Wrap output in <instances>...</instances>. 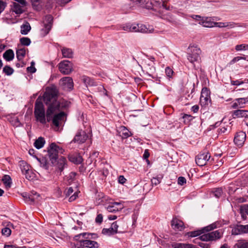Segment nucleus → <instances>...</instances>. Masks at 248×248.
<instances>
[{"instance_id":"obj_1","label":"nucleus","mask_w":248,"mask_h":248,"mask_svg":"<svg viewBox=\"0 0 248 248\" xmlns=\"http://www.w3.org/2000/svg\"><path fill=\"white\" fill-rule=\"evenodd\" d=\"M44 98L45 103L48 105L46 112L47 122H49L52 120L55 130H58L65 121V113L61 112L55 114L53 119L52 116L55 113L65 107V105L63 104V102H60L57 100V93L55 90H47L44 93Z\"/></svg>"},{"instance_id":"obj_2","label":"nucleus","mask_w":248,"mask_h":248,"mask_svg":"<svg viewBox=\"0 0 248 248\" xmlns=\"http://www.w3.org/2000/svg\"><path fill=\"white\" fill-rule=\"evenodd\" d=\"M64 149L57 145L55 143H51L48 149V155L50 161L53 165H57L59 170L62 171L66 164V160L63 156L58 158L59 154H62Z\"/></svg>"},{"instance_id":"obj_3","label":"nucleus","mask_w":248,"mask_h":248,"mask_svg":"<svg viewBox=\"0 0 248 248\" xmlns=\"http://www.w3.org/2000/svg\"><path fill=\"white\" fill-rule=\"evenodd\" d=\"M123 30L130 32H139L141 33H152L154 29L152 27L147 28L142 24L128 23L123 26Z\"/></svg>"},{"instance_id":"obj_4","label":"nucleus","mask_w":248,"mask_h":248,"mask_svg":"<svg viewBox=\"0 0 248 248\" xmlns=\"http://www.w3.org/2000/svg\"><path fill=\"white\" fill-rule=\"evenodd\" d=\"M34 115L36 120L42 124H45L46 123L47 120L45 115V109L43 104L36 101L34 108Z\"/></svg>"},{"instance_id":"obj_5","label":"nucleus","mask_w":248,"mask_h":248,"mask_svg":"<svg viewBox=\"0 0 248 248\" xmlns=\"http://www.w3.org/2000/svg\"><path fill=\"white\" fill-rule=\"evenodd\" d=\"M223 233L219 230H217L211 232L203 234L199 237L200 240L203 241H216L221 238Z\"/></svg>"},{"instance_id":"obj_6","label":"nucleus","mask_w":248,"mask_h":248,"mask_svg":"<svg viewBox=\"0 0 248 248\" xmlns=\"http://www.w3.org/2000/svg\"><path fill=\"white\" fill-rule=\"evenodd\" d=\"M190 49V52L187 54V60L194 64L195 62H199L200 60L201 50L197 46H191Z\"/></svg>"},{"instance_id":"obj_7","label":"nucleus","mask_w":248,"mask_h":248,"mask_svg":"<svg viewBox=\"0 0 248 248\" xmlns=\"http://www.w3.org/2000/svg\"><path fill=\"white\" fill-rule=\"evenodd\" d=\"M53 17L51 15H47L44 20V27L41 30V34L44 36L47 34L51 29Z\"/></svg>"},{"instance_id":"obj_8","label":"nucleus","mask_w":248,"mask_h":248,"mask_svg":"<svg viewBox=\"0 0 248 248\" xmlns=\"http://www.w3.org/2000/svg\"><path fill=\"white\" fill-rule=\"evenodd\" d=\"M219 223L217 222H214L206 227H204L202 230L189 232L188 233L189 236L190 237H196L205 232H209L217 228V225Z\"/></svg>"},{"instance_id":"obj_9","label":"nucleus","mask_w":248,"mask_h":248,"mask_svg":"<svg viewBox=\"0 0 248 248\" xmlns=\"http://www.w3.org/2000/svg\"><path fill=\"white\" fill-rule=\"evenodd\" d=\"M60 72L64 75H69L73 71V64L68 61H63L58 65Z\"/></svg>"},{"instance_id":"obj_10","label":"nucleus","mask_w":248,"mask_h":248,"mask_svg":"<svg viewBox=\"0 0 248 248\" xmlns=\"http://www.w3.org/2000/svg\"><path fill=\"white\" fill-rule=\"evenodd\" d=\"M89 136L85 131L82 130H79L77 132L74 138L71 142L82 144L87 140Z\"/></svg>"},{"instance_id":"obj_11","label":"nucleus","mask_w":248,"mask_h":248,"mask_svg":"<svg viewBox=\"0 0 248 248\" xmlns=\"http://www.w3.org/2000/svg\"><path fill=\"white\" fill-rule=\"evenodd\" d=\"M60 85L64 90L70 91L74 86L73 79L70 77L62 78L60 80Z\"/></svg>"},{"instance_id":"obj_12","label":"nucleus","mask_w":248,"mask_h":248,"mask_svg":"<svg viewBox=\"0 0 248 248\" xmlns=\"http://www.w3.org/2000/svg\"><path fill=\"white\" fill-rule=\"evenodd\" d=\"M210 91L207 88H203L201 92L200 103L202 106H205L210 102Z\"/></svg>"},{"instance_id":"obj_13","label":"nucleus","mask_w":248,"mask_h":248,"mask_svg":"<svg viewBox=\"0 0 248 248\" xmlns=\"http://www.w3.org/2000/svg\"><path fill=\"white\" fill-rule=\"evenodd\" d=\"M210 158V155L208 153L200 154L196 157V163L198 166H204Z\"/></svg>"},{"instance_id":"obj_14","label":"nucleus","mask_w":248,"mask_h":248,"mask_svg":"<svg viewBox=\"0 0 248 248\" xmlns=\"http://www.w3.org/2000/svg\"><path fill=\"white\" fill-rule=\"evenodd\" d=\"M248 232V225H238L232 228V234L236 235Z\"/></svg>"},{"instance_id":"obj_15","label":"nucleus","mask_w":248,"mask_h":248,"mask_svg":"<svg viewBox=\"0 0 248 248\" xmlns=\"http://www.w3.org/2000/svg\"><path fill=\"white\" fill-rule=\"evenodd\" d=\"M124 206L121 202H114L106 207L109 212L114 213L122 210Z\"/></svg>"},{"instance_id":"obj_16","label":"nucleus","mask_w":248,"mask_h":248,"mask_svg":"<svg viewBox=\"0 0 248 248\" xmlns=\"http://www.w3.org/2000/svg\"><path fill=\"white\" fill-rule=\"evenodd\" d=\"M246 138L245 133L242 131L238 132L234 137V142L237 145L242 146L246 140Z\"/></svg>"},{"instance_id":"obj_17","label":"nucleus","mask_w":248,"mask_h":248,"mask_svg":"<svg viewBox=\"0 0 248 248\" xmlns=\"http://www.w3.org/2000/svg\"><path fill=\"white\" fill-rule=\"evenodd\" d=\"M79 242L83 247L87 248H98L99 247L98 243L95 241L81 240H79Z\"/></svg>"},{"instance_id":"obj_18","label":"nucleus","mask_w":248,"mask_h":248,"mask_svg":"<svg viewBox=\"0 0 248 248\" xmlns=\"http://www.w3.org/2000/svg\"><path fill=\"white\" fill-rule=\"evenodd\" d=\"M49 0H31L32 5L34 9L39 11L46 3H48Z\"/></svg>"},{"instance_id":"obj_19","label":"nucleus","mask_w":248,"mask_h":248,"mask_svg":"<svg viewBox=\"0 0 248 248\" xmlns=\"http://www.w3.org/2000/svg\"><path fill=\"white\" fill-rule=\"evenodd\" d=\"M171 225L174 230L181 231L184 228V223L176 218H173Z\"/></svg>"},{"instance_id":"obj_20","label":"nucleus","mask_w":248,"mask_h":248,"mask_svg":"<svg viewBox=\"0 0 248 248\" xmlns=\"http://www.w3.org/2000/svg\"><path fill=\"white\" fill-rule=\"evenodd\" d=\"M233 118H247L248 116V111L243 109H237L232 113Z\"/></svg>"},{"instance_id":"obj_21","label":"nucleus","mask_w":248,"mask_h":248,"mask_svg":"<svg viewBox=\"0 0 248 248\" xmlns=\"http://www.w3.org/2000/svg\"><path fill=\"white\" fill-rule=\"evenodd\" d=\"M118 132L120 136L123 139H126L130 136L129 131L124 126L119 127Z\"/></svg>"},{"instance_id":"obj_22","label":"nucleus","mask_w":248,"mask_h":248,"mask_svg":"<svg viewBox=\"0 0 248 248\" xmlns=\"http://www.w3.org/2000/svg\"><path fill=\"white\" fill-rule=\"evenodd\" d=\"M203 27L206 28H211L215 26V22L212 21L211 19L206 17L205 19H202V21L199 23Z\"/></svg>"},{"instance_id":"obj_23","label":"nucleus","mask_w":248,"mask_h":248,"mask_svg":"<svg viewBox=\"0 0 248 248\" xmlns=\"http://www.w3.org/2000/svg\"><path fill=\"white\" fill-rule=\"evenodd\" d=\"M69 159L70 161L75 164H79L82 163L83 161L82 157L79 155H72L69 156Z\"/></svg>"},{"instance_id":"obj_24","label":"nucleus","mask_w":248,"mask_h":248,"mask_svg":"<svg viewBox=\"0 0 248 248\" xmlns=\"http://www.w3.org/2000/svg\"><path fill=\"white\" fill-rule=\"evenodd\" d=\"M14 51L11 49L6 50L3 54V58L8 62L12 61L14 58Z\"/></svg>"},{"instance_id":"obj_25","label":"nucleus","mask_w":248,"mask_h":248,"mask_svg":"<svg viewBox=\"0 0 248 248\" xmlns=\"http://www.w3.org/2000/svg\"><path fill=\"white\" fill-rule=\"evenodd\" d=\"M172 247L173 248H196L192 244L177 243L172 244Z\"/></svg>"},{"instance_id":"obj_26","label":"nucleus","mask_w":248,"mask_h":248,"mask_svg":"<svg viewBox=\"0 0 248 248\" xmlns=\"http://www.w3.org/2000/svg\"><path fill=\"white\" fill-rule=\"evenodd\" d=\"M31 30V27L30 24L28 22H26L21 26L20 32L23 35H26Z\"/></svg>"},{"instance_id":"obj_27","label":"nucleus","mask_w":248,"mask_h":248,"mask_svg":"<svg viewBox=\"0 0 248 248\" xmlns=\"http://www.w3.org/2000/svg\"><path fill=\"white\" fill-rule=\"evenodd\" d=\"M2 181L4 184L6 188L9 189L11 187L12 184V179L9 175H4L2 177Z\"/></svg>"},{"instance_id":"obj_28","label":"nucleus","mask_w":248,"mask_h":248,"mask_svg":"<svg viewBox=\"0 0 248 248\" xmlns=\"http://www.w3.org/2000/svg\"><path fill=\"white\" fill-rule=\"evenodd\" d=\"M25 6L20 5L19 3H16V2H14L13 3V10L16 14H20L23 12L24 10L23 8Z\"/></svg>"},{"instance_id":"obj_29","label":"nucleus","mask_w":248,"mask_h":248,"mask_svg":"<svg viewBox=\"0 0 248 248\" xmlns=\"http://www.w3.org/2000/svg\"><path fill=\"white\" fill-rule=\"evenodd\" d=\"M82 80L83 82L86 84L87 87L93 86L96 85L93 80L88 77H87V76L82 77Z\"/></svg>"},{"instance_id":"obj_30","label":"nucleus","mask_w":248,"mask_h":248,"mask_svg":"<svg viewBox=\"0 0 248 248\" xmlns=\"http://www.w3.org/2000/svg\"><path fill=\"white\" fill-rule=\"evenodd\" d=\"M45 143V139L43 138L40 137L35 140L34 143V145L37 149H39L42 148L44 146Z\"/></svg>"},{"instance_id":"obj_31","label":"nucleus","mask_w":248,"mask_h":248,"mask_svg":"<svg viewBox=\"0 0 248 248\" xmlns=\"http://www.w3.org/2000/svg\"><path fill=\"white\" fill-rule=\"evenodd\" d=\"M19 165L23 174L30 170V166L25 161H20Z\"/></svg>"},{"instance_id":"obj_32","label":"nucleus","mask_w":248,"mask_h":248,"mask_svg":"<svg viewBox=\"0 0 248 248\" xmlns=\"http://www.w3.org/2000/svg\"><path fill=\"white\" fill-rule=\"evenodd\" d=\"M248 242L244 240H239L235 244L234 247L235 248H248Z\"/></svg>"},{"instance_id":"obj_33","label":"nucleus","mask_w":248,"mask_h":248,"mask_svg":"<svg viewBox=\"0 0 248 248\" xmlns=\"http://www.w3.org/2000/svg\"><path fill=\"white\" fill-rule=\"evenodd\" d=\"M62 55L65 58H72L73 56V51L70 48H63L62 49Z\"/></svg>"},{"instance_id":"obj_34","label":"nucleus","mask_w":248,"mask_h":248,"mask_svg":"<svg viewBox=\"0 0 248 248\" xmlns=\"http://www.w3.org/2000/svg\"><path fill=\"white\" fill-rule=\"evenodd\" d=\"M29 201L31 202H35L39 201L40 195L36 192L32 191L29 195Z\"/></svg>"},{"instance_id":"obj_35","label":"nucleus","mask_w":248,"mask_h":248,"mask_svg":"<svg viewBox=\"0 0 248 248\" xmlns=\"http://www.w3.org/2000/svg\"><path fill=\"white\" fill-rule=\"evenodd\" d=\"M26 50L25 48L18 49L16 51V57L18 61H21L25 57Z\"/></svg>"},{"instance_id":"obj_36","label":"nucleus","mask_w":248,"mask_h":248,"mask_svg":"<svg viewBox=\"0 0 248 248\" xmlns=\"http://www.w3.org/2000/svg\"><path fill=\"white\" fill-rule=\"evenodd\" d=\"M154 2L156 5L162 7L163 9L166 10H169V7H168L165 3V1L163 0H154Z\"/></svg>"},{"instance_id":"obj_37","label":"nucleus","mask_w":248,"mask_h":248,"mask_svg":"<svg viewBox=\"0 0 248 248\" xmlns=\"http://www.w3.org/2000/svg\"><path fill=\"white\" fill-rule=\"evenodd\" d=\"M38 160L40 162V165L42 167L46 170L48 169L49 164L45 157H42L41 158L38 159Z\"/></svg>"},{"instance_id":"obj_38","label":"nucleus","mask_w":248,"mask_h":248,"mask_svg":"<svg viewBox=\"0 0 248 248\" xmlns=\"http://www.w3.org/2000/svg\"><path fill=\"white\" fill-rule=\"evenodd\" d=\"M24 175L25 176L26 178L29 180H33L35 176V173L31 169L26 172Z\"/></svg>"},{"instance_id":"obj_39","label":"nucleus","mask_w":248,"mask_h":248,"mask_svg":"<svg viewBox=\"0 0 248 248\" xmlns=\"http://www.w3.org/2000/svg\"><path fill=\"white\" fill-rule=\"evenodd\" d=\"M235 49L237 51L248 50V44H243L237 45L235 46Z\"/></svg>"},{"instance_id":"obj_40","label":"nucleus","mask_w":248,"mask_h":248,"mask_svg":"<svg viewBox=\"0 0 248 248\" xmlns=\"http://www.w3.org/2000/svg\"><path fill=\"white\" fill-rule=\"evenodd\" d=\"M14 71V69L8 65L5 66L3 68V72L7 76L11 75Z\"/></svg>"},{"instance_id":"obj_41","label":"nucleus","mask_w":248,"mask_h":248,"mask_svg":"<svg viewBox=\"0 0 248 248\" xmlns=\"http://www.w3.org/2000/svg\"><path fill=\"white\" fill-rule=\"evenodd\" d=\"M193 118L192 116L186 114H184L182 117L183 122L185 124H188L193 120Z\"/></svg>"},{"instance_id":"obj_42","label":"nucleus","mask_w":248,"mask_h":248,"mask_svg":"<svg viewBox=\"0 0 248 248\" xmlns=\"http://www.w3.org/2000/svg\"><path fill=\"white\" fill-rule=\"evenodd\" d=\"M20 42L22 45L28 46L30 45L31 41L28 37H22L20 39Z\"/></svg>"},{"instance_id":"obj_43","label":"nucleus","mask_w":248,"mask_h":248,"mask_svg":"<svg viewBox=\"0 0 248 248\" xmlns=\"http://www.w3.org/2000/svg\"><path fill=\"white\" fill-rule=\"evenodd\" d=\"M89 233L83 232L76 235L74 237V239L75 240L78 241L79 242V240H80L79 238L81 236H82L83 238H85L86 239H88L89 238Z\"/></svg>"},{"instance_id":"obj_44","label":"nucleus","mask_w":248,"mask_h":248,"mask_svg":"<svg viewBox=\"0 0 248 248\" xmlns=\"http://www.w3.org/2000/svg\"><path fill=\"white\" fill-rule=\"evenodd\" d=\"M214 195L217 198H219L223 193L222 189L221 188H216L213 191Z\"/></svg>"},{"instance_id":"obj_45","label":"nucleus","mask_w":248,"mask_h":248,"mask_svg":"<svg viewBox=\"0 0 248 248\" xmlns=\"http://www.w3.org/2000/svg\"><path fill=\"white\" fill-rule=\"evenodd\" d=\"M1 232L3 235H5L6 236H9L10 235L11 233V230L9 228L5 227L2 229Z\"/></svg>"},{"instance_id":"obj_46","label":"nucleus","mask_w":248,"mask_h":248,"mask_svg":"<svg viewBox=\"0 0 248 248\" xmlns=\"http://www.w3.org/2000/svg\"><path fill=\"white\" fill-rule=\"evenodd\" d=\"M102 233L104 234H106L108 235H113L115 234V233H113L112 230H111V228H109L108 229H103L102 230Z\"/></svg>"},{"instance_id":"obj_47","label":"nucleus","mask_w":248,"mask_h":248,"mask_svg":"<svg viewBox=\"0 0 248 248\" xmlns=\"http://www.w3.org/2000/svg\"><path fill=\"white\" fill-rule=\"evenodd\" d=\"M238 106L239 108H242L244 106V105L246 102V99L244 98H238L236 99Z\"/></svg>"},{"instance_id":"obj_48","label":"nucleus","mask_w":248,"mask_h":248,"mask_svg":"<svg viewBox=\"0 0 248 248\" xmlns=\"http://www.w3.org/2000/svg\"><path fill=\"white\" fill-rule=\"evenodd\" d=\"M246 60V58L243 57L241 56H237L236 57L233 58L231 61L230 62V64H232L236 62H238L240 60Z\"/></svg>"},{"instance_id":"obj_49","label":"nucleus","mask_w":248,"mask_h":248,"mask_svg":"<svg viewBox=\"0 0 248 248\" xmlns=\"http://www.w3.org/2000/svg\"><path fill=\"white\" fill-rule=\"evenodd\" d=\"M110 227L111 228V230H112L113 233H116L118 232V225L116 222H114L112 223Z\"/></svg>"},{"instance_id":"obj_50","label":"nucleus","mask_w":248,"mask_h":248,"mask_svg":"<svg viewBox=\"0 0 248 248\" xmlns=\"http://www.w3.org/2000/svg\"><path fill=\"white\" fill-rule=\"evenodd\" d=\"M165 73L167 77L171 78L173 73V71L170 68L167 67L165 69Z\"/></svg>"},{"instance_id":"obj_51","label":"nucleus","mask_w":248,"mask_h":248,"mask_svg":"<svg viewBox=\"0 0 248 248\" xmlns=\"http://www.w3.org/2000/svg\"><path fill=\"white\" fill-rule=\"evenodd\" d=\"M145 67L148 70H149L151 72L155 70V67L153 64V63H147L146 62H145Z\"/></svg>"},{"instance_id":"obj_52","label":"nucleus","mask_w":248,"mask_h":248,"mask_svg":"<svg viewBox=\"0 0 248 248\" xmlns=\"http://www.w3.org/2000/svg\"><path fill=\"white\" fill-rule=\"evenodd\" d=\"M151 183L152 185L156 186L160 183V179L159 178L154 177L151 179Z\"/></svg>"},{"instance_id":"obj_53","label":"nucleus","mask_w":248,"mask_h":248,"mask_svg":"<svg viewBox=\"0 0 248 248\" xmlns=\"http://www.w3.org/2000/svg\"><path fill=\"white\" fill-rule=\"evenodd\" d=\"M236 25L237 24L233 22H226L225 27H227L229 29L233 28L235 27Z\"/></svg>"},{"instance_id":"obj_54","label":"nucleus","mask_w":248,"mask_h":248,"mask_svg":"<svg viewBox=\"0 0 248 248\" xmlns=\"http://www.w3.org/2000/svg\"><path fill=\"white\" fill-rule=\"evenodd\" d=\"M186 183V179L184 177H179L178 179V184L180 185H183Z\"/></svg>"},{"instance_id":"obj_55","label":"nucleus","mask_w":248,"mask_h":248,"mask_svg":"<svg viewBox=\"0 0 248 248\" xmlns=\"http://www.w3.org/2000/svg\"><path fill=\"white\" fill-rule=\"evenodd\" d=\"M6 6V3L0 0V14L4 10Z\"/></svg>"},{"instance_id":"obj_56","label":"nucleus","mask_w":248,"mask_h":248,"mask_svg":"<svg viewBox=\"0 0 248 248\" xmlns=\"http://www.w3.org/2000/svg\"><path fill=\"white\" fill-rule=\"evenodd\" d=\"M95 221L96 223H101L103 221V216L102 214H98L96 218H95Z\"/></svg>"},{"instance_id":"obj_57","label":"nucleus","mask_w":248,"mask_h":248,"mask_svg":"<svg viewBox=\"0 0 248 248\" xmlns=\"http://www.w3.org/2000/svg\"><path fill=\"white\" fill-rule=\"evenodd\" d=\"M226 22H215V26L219 28L225 27Z\"/></svg>"},{"instance_id":"obj_58","label":"nucleus","mask_w":248,"mask_h":248,"mask_svg":"<svg viewBox=\"0 0 248 248\" xmlns=\"http://www.w3.org/2000/svg\"><path fill=\"white\" fill-rule=\"evenodd\" d=\"M229 128H230L229 126H227L226 127L225 126L221 127L219 129V132L220 133H224L228 131Z\"/></svg>"},{"instance_id":"obj_59","label":"nucleus","mask_w":248,"mask_h":248,"mask_svg":"<svg viewBox=\"0 0 248 248\" xmlns=\"http://www.w3.org/2000/svg\"><path fill=\"white\" fill-rule=\"evenodd\" d=\"M118 181H119V183L124 184L126 181V179L124 178V176L120 175L119 177Z\"/></svg>"},{"instance_id":"obj_60","label":"nucleus","mask_w":248,"mask_h":248,"mask_svg":"<svg viewBox=\"0 0 248 248\" xmlns=\"http://www.w3.org/2000/svg\"><path fill=\"white\" fill-rule=\"evenodd\" d=\"M73 192L72 187H70L68 188L67 190L65 191L66 196H69Z\"/></svg>"},{"instance_id":"obj_61","label":"nucleus","mask_w":248,"mask_h":248,"mask_svg":"<svg viewBox=\"0 0 248 248\" xmlns=\"http://www.w3.org/2000/svg\"><path fill=\"white\" fill-rule=\"evenodd\" d=\"M243 83V81H240L238 80L231 81V84L233 85H239Z\"/></svg>"},{"instance_id":"obj_62","label":"nucleus","mask_w":248,"mask_h":248,"mask_svg":"<svg viewBox=\"0 0 248 248\" xmlns=\"http://www.w3.org/2000/svg\"><path fill=\"white\" fill-rule=\"evenodd\" d=\"M77 197H78L77 194L75 193L73 195H72L70 197V198L69 199V201L70 202H71L75 201Z\"/></svg>"},{"instance_id":"obj_63","label":"nucleus","mask_w":248,"mask_h":248,"mask_svg":"<svg viewBox=\"0 0 248 248\" xmlns=\"http://www.w3.org/2000/svg\"><path fill=\"white\" fill-rule=\"evenodd\" d=\"M192 17L195 20L200 21V22L202 21V19L203 18L202 16L198 15H193L192 16Z\"/></svg>"},{"instance_id":"obj_64","label":"nucleus","mask_w":248,"mask_h":248,"mask_svg":"<svg viewBox=\"0 0 248 248\" xmlns=\"http://www.w3.org/2000/svg\"><path fill=\"white\" fill-rule=\"evenodd\" d=\"M199 107L198 105H194L191 108V110L194 113H196L198 111Z\"/></svg>"}]
</instances>
